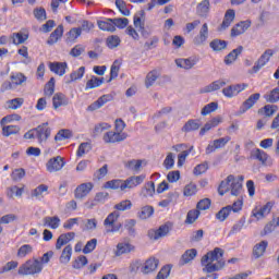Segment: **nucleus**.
Instances as JSON below:
<instances>
[{"instance_id": "obj_43", "label": "nucleus", "mask_w": 279, "mask_h": 279, "mask_svg": "<svg viewBox=\"0 0 279 279\" xmlns=\"http://www.w3.org/2000/svg\"><path fill=\"white\" fill-rule=\"evenodd\" d=\"M158 77H160V73H158V71L153 70L148 72L145 80L146 88H150V86L156 83V80H158Z\"/></svg>"}, {"instance_id": "obj_1", "label": "nucleus", "mask_w": 279, "mask_h": 279, "mask_svg": "<svg viewBox=\"0 0 279 279\" xmlns=\"http://www.w3.org/2000/svg\"><path fill=\"white\" fill-rule=\"evenodd\" d=\"M223 257V250L220 247H216L213 251L208 252L201 259L203 265V271L206 274H213V271H219V269H223L226 265L225 262H221L219 258Z\"/></svg>"}, {"instance_id": "obj_64", "label": "nucleus", "mask_w": 279, "mask_h": 279, "mask_svg": "<svg viewBox=\"0 0 279 279\" xmlns=\"http://www.w3.org/2000/svg\"><path fill=\"white\" fill-rule=\"evenodd\" d=\"M199 215H201L199 209L190 210L186 216V223H195V221H197Z\"/></svg>"}, {"instance_id": "obj_54", "label": "nucleus", "mask_w": 279, "mask_h": 279, "mask_svg": "<svg viewBox=\"0 0 279 279\" xmlns=\"http://www.w3.org/2000/svg\"><path fill=\"white\" fill-rule=\"evenodd\" d=\"M245 226V219H240L238 222H235L231 230L229 231V236H232V234H239L243 230V227Z\"/></svg>"}, {"instance_id": "obj_35", "label": "nucleus", "mask_w": 279, "mask_h": 279, "mask_svg": "<svg viewBox=\"0 0 279 279\" xmlns=\"http://www.w3.org/2000/svg\"><path fill=\"white\" fill-rule=\"evenodd\" d=\"M197 256V250L191 248L184 252L180 259V265H186L187 263H191Z\"/></svg>"}, {"instance_id": "obj_22", "label": "nucleus", "mask_w": 279, "mask_h": 279, "mask_svg": "<svg viewBox=\"0 0 279 279\" xmlns=\"http://www.w3.org/2000/svg\"><path fill=\"white\" fill-rule=\"evenodd\" d=\"M269 246V242L267 240H263L259 243L255 244L253 247V256L255 258H260L267 252V247Z\"/></svg>"}, {"instance_id": "obj_30", "label": "nucleus", "mask_w": 279, "mask_h": 279, "mask_svg": "<svg viewBox=\"0 0 279 279\" xmlns=\"http://www.w3.org/2000/svg\"><path fill=\"white\" fill-rule=\"evenodd\" d=\"M99 29L102 32H117V27H114V22L112 19H106L105 21L97 22Z\"/></svg>"}, {"instance_id": "obj_21", "label": "nucleus", "mask_w": 279, "mask_h": 279, "mask_svg": "<svg viewBox=\"0 0 279 279\" xmlns=\"http://www.w3.org/2000/svg\"><path fill=\"white\" fill-rule=\"evenodd\" d=\"M61 106H69V97L62 93H57L52 97V107L58 110Z\"/></svg>"}, {"instance_id": "obj_53", "label": "nucleus", "mask_w": 279, "mask_h": 279, "mask_svg": "<svg viewBox=\"0 0 279 279\" xmlns=\"http://www.w3.org/2000/svg\"><path fill=\"white\" fill-rule=\"evenodd\" d=\"M32 252H34V247L29 244H24L17 250V257L25 258V256L32 254Z\"/></svg>"}, {"instance_id": "obj_60", "label": "nucleus", "mask_w": 279, "mask_h": 279, "mask_svg": "<svg viewBox=\"0 0 279 279\" xmlns=\"http://www.w3.org/2000/svg\"><path fill=\"white\" fill-rule=\"evenodd\" d=\"M90 149H92L90 143H88V142L82 143L78 146V149L76 151V156L78 158H82V156H84L85 154H88V151H90Z\"/></svg>"}, {"instance_id": "obj_19", "label": "nucleus", "mask_w": 279, "mask_h": 279, "mask_svg": "<svg viewBox=\"0 0 279 279\" xmlns=\"http://www.w3.org/2000/svg\"><path fill=\"white\" fill-rule=\"evenodd\" d=\"M156 193V184L153 181H149L144 184L140 192V197L143 199H147V197H154V194Z\"/></svg>"}, {"instance_id": "obj_46", "label": "nucleus", "mask_w": 279, "mask_h": 279, "mask_svg": "<svg viewBox=\"0 0 279 279\" xmlns=\"http://www.w3.org/2000/svg\"><path fill=\"white\" fill-rule=\"evenodd\" d=\"M231 195H234L235 197H239V195H241V192L243 191V184L234 179L233 177V181H231Z\"/></svg>"}, {"instance_id": "obj_29", "label": "nucleus", "mask_w": 279, "mask_h": 279, "mask_svg": "<svg viewBox=\"0 0 279 279\" xmlns=\"http://www.w3.org/2000/svg\"><path fill=\"white\" fill-rule=\"evenodd\" d=\"M199 128H202V124L199 123V120H189L181 129V132H184L185 134H189V132H195Z\"/></svg>"}, {"instance_id": "obj_11", "label": "nucleus", "mask_w": 279, "mask_h": 279, "mask_svg": "<svg viewBox=\"0 0 279 279\" xmlns=\"http://www.w3.org/2000/svg\"><path fill=\"white\" fill-rule=\"evenodd\" d=\"M175 64L177 66H179V69H184V71H191V69H193V66H195V64H197V62H199V59H197V57H190L186 59H175Z\"/></svg>"}, {"instance_id": "obj_32", "label": "nucleus", "mask_w": 279, "mask_h": 279, "mask_svg": "<svg viewBox=\"0 0 279 279\" xmlns=\"http://www.w3.org/2000/svg\"><path fill=\"white\" fill-rule=\"evenodd\" d=\"M134 250V246L128 242H121L117 245L116 256H123V254H130Z\"/></svg>"}, {"instance_id": "obj_28", "label": "nucleus", "mask_w": 279, "mask_h": 279, "mask_svg": "<svg viewBox=\"0 0 279 279\" xmlns=\"http://www.w3.org/2000/svg\"><path fill=\"white\" fill-rule=\"evenodd\" d=\"M210 12V1L209 0H203L201 3L196 7V14L198 16H208V13Z\"/></svg>"}, {"instance_id": "obj_63", "label": "nucleus", "mask_w": 279, "mask_h": 279, "mask_svg": "<svg viewBox=\"0 0 279 279\" xmlns=\"http://www.w3.org/2000/svg\"><path fill=\"white\" fill-rule=\"evenodd\" d=\"M218 107L219 105L217 102H209L202 109L201 114L203 117H206L207 114H210V112H215V110H217Z\"/></svg>"}, {"instance_id": "obj_39", "label": "nucleus", "mask_w": 279, "mask_h": 279, "mask_svg": "<svg viewBox=\"0 0 279 279\" xmlns=\"http://www.w3.org/2000/svg\"><path fill=\"white\" fill-rule=\"evenodd\" d=\"M27 38H29L28 33H13L11 36L13 45H23Z\"/></svg>"}, {"instance_id": "obj_61", "label": "nucleus", "mask_w": 279, "mask_h": 279, "mask_svg": "<svg viewBox=\"0 0 279 279\" xmlns=\"http://www.w3.org/2000/svg\"><path fill=\"white\" fill-rule=\"evenodd\" d=\"M25 82H27V76H25L23 73L12 76V84L14 86H23Z\"/></svg>"}, {"instance_id": "obj_31", "label": "nucleus", "mask_w": 279, "mask_h": 279, "mask_svg": "<svg viewBox=\"0 0 279 279\" xmlns=\"http://www.w3.org/2000/svg\"><path fill=\"white\" fill-rule=\"evenodd\" d=\"M232 181H234V175L230 174L225 181H222L218 187L219 195L223 196L231 189Z\"/></svg>"}, {"instance_id": "obj_55", "label": "nucleus", "mask_w": 279, "mask_h": 279, "mask_svg": "<svg viewBox=\"0 0 279 279\" xmlns=\"http://www.w3.org/2000/svg\"><path fill=\"white\" fill-rule=\"evenodd\" d=\"M7 104H8V108H10L11 110H19V108H21V106H23V104H25V99L14 98V99L9 100Z\"/></svg>"}, {"instance_id": "obj_15", "label": "nucleus", "mask_w": 279, "mask_h": 279, "mask_svg": "<svg viewBox=\"0 0 279 279\" xmlns=\"http://www.w3.org/2000/svg\"><path fill=\"white\" fill-rule=\"evenodd\" d=\"M113 97L110 94L102 95L99 97L96 101H94L92 105L87 107L88 112H95V110H99V108H102V106H106L108 101H112Z\"/></svg>"}, {"instance_id": "obj_9", "label": "nucleus", "mask_w": 279, "mask_h": 279, "mask_svg": "<svg viewBox=\"0 0 279 279\" xmlns=\"http://www.w3.org/2000/svg\"><path fill=\"white\" fill-rule=\"evenodd\" d=\"M94 186L92 182L80 184L74 191V197L76 199H84L93 191Z\"/></svg>"}, {"instance_id": "obj_6", "label": "nucleus", "mask_w": 279, "mask_h": 279, "mask_svg": "<svg viewBox=\"0 0 279 279\" xmlns=\"http://www.w3.org/2000/svg\"><path fill=\"white\" fill-rule=\"evenodd\" d=\"M230 141H231L230 136H225V137L215 140L208 144L205 151L208 155V154H213L214 151H217V149H223V146L228 145Z\"/></svg>"}, {"instance_id": "obj_20", "label": "nucleus", "mask_w": 279, "mask_h": 279, "mask_svg": "<svg viewBox=\"0 0 279 279\" xmlns=\"http://www.w3.org/2000/svg\"><path fill=\"white\" fill-rule=\"evenodd\" d=\"M75 239V232L62 233L57 239L56 250H62L63 245L71 243Z\"/></svg>"}, {"instance_id": "obj_56", "label": "nucleus", "mask_w": 279, "mask_h": 279, "mask_svg": "<svg viewBox=\"0 0 279 279\" xmlns=\"http://www.w3.org/2000/svg\"><path fill=\"white\" fill-rule=\"evenodd\" d=\"M110 128H112V125L106 122L96 124L94 128V136H99V134L106 132V130H110Z\"/></svg>"}, {"instance_id": "obj_62", "label": "nucleus", "mask_w": 279, "mask_h": 279, "mask_svg": "<svg viewBox=\"0 0 279 279\" xmlns=\"http://www.w3.org/2000/svg\"><path fill=\"white\" fill-rule=\"evenodd\" d=\"M86 265H88V258H86V256H84V255H81L73 263V268L82 269V267H86Z\"/></svg>"}, {"instance_id": "obj_27", "label": "nucleus", "mask_w": 279, "mask_h": 279, "mask_svg": "<svg viewBox=\"0 0 279 279\" xmlns=\"http://www.w3.org/2000/svg\"><path fill=\"white\" fill-rule=\"evenodd\" d=\"M62 34H64V26L59 25L51 34L47 40L48 45H56L60 38H62Z\"/></svg>"}, {"instance_id": "obj_36", "label": "nucleus", "mask_w": 279, "mask_h": 279, "mask_svg": "<svg viewBox=\"0 0 279 279\" xmlns=\"http://www.w3.org/2000/svg\"><path fill=\"white\" fill-rule=\"evenodd\" d=\"M278 111V107L274 105H266L258 110V114L262 117H274Z\"/></svg>"}, {"instance_id": "obj_38", "label": "nucleus", "mask_w": 279, "mask_h": 279, "mask_svg": "<svg viewBox=\"0 0 279 279\" xmlns=\"http://www.w3.org/2000/svg\"><path fill=\"white\" fill-rule=\"evenodd\" d=\"M154 215V207L146 205L141 208V210L137 213V217L142 220L149 219Z\"/></svg>"}, {"instance_id": "obj_12", "label": "nucleus", "mask_w": 279, "mask_h": 279, "mask_svg": "<svg viewBox=\"0 0 279 279\" xmlns=\"http://www.w3.org/2000/svg\"><path fill=\"white\" fill-rule=\"evenodd\" d=\"M250 27H252V21H250V20L242 21V22L235 24L231 28V36L233 38L236 36H241V34H245V32H247V29H250Z\"/></svg>"}, {"instance_id": "obj_59", "label": "nucleus", "mask_w": 279, "mask_h": 279, "mask_svg": "<svg viewBox=\"0 0 279 279\" xmlns=\"http://www.w3.org/2000/svg\"><path fill=\"white\" fill-rule=\"evenodd\" d=\"M33 14H34L35 19L40 22L47 21V11L45 10V8L34 9Z\"/></svg>"}, {"instance_id": "obj_40", "label": "nucleus", "mask_w": 279, "mask_h": 279, "mask_svg": "<svg viewBox=\"0 0 279 279\" xmlns=\"http://www.w3.org/2000/svg\"><path fill=\"white\" fill-rule=\"evenodd\" d=\"M73 254V247L71 245H66L60 256V263L66 265L71 260V256Z\"/></svg>"}, {"instance_id": "obj_51", "label": "nucleus", "mask_w": 279, "mask_h": 279, "mask_svg": "<svg viewBox=\"0 0 279 279\" xmlns=\"http://www.w3.org/2000/svg\"><path fill=\"white\" fill-rule=\"evenodd\" d=\"M21 128L19 125H7L2 128L3 136H12V134H19Z\"/></svg>"}, {"instance_id": "obj_52", "label": "nucleus", "mask_w": 279, "mask_h": 279, "mask_svg": "<svg viewBox=\"0 0 279 279\" xmlns=\"http://www.w3.org/2000/svg\"><path fill=\"white\" fill-rule=\"evenodd\" d=\"M121 45V38L117 35H111L107 38V47L109 49H117Z\"/></svg>"}, {"instance_id": "obj_7", "label": "nucleus", "mask_w": 279, "mask_h": 279, "mask_svg": "<svg viewBox=\"0 0 279 279\" xmlns=\"http://www.w3.org/2000/svg\"><path fill=\"white\" fill-rule=\"evenodd\" d=\"M143 182H145V174L133 175L128 178L126 180H123L122 189H124V191L126 189L129 190L136 189V186H141Z\"/></svg>"}, {"instance_id": "obj_16", "label": "nucleus", "mask_w": 279, "mask_h": 279, "mask_svg": "<svg viewBox=\"0 0 279 279\" xmlns=\"http://www.w3.org/2000/svg\"><path fill=\"white\" fill-rule=\"evenodd\" d=\"M208 40V24L205 23L202 25L198 35H196L193 39V44L199 47L201 45H204Z\"/></svg>"}, {"instance_id": "obj_33", "label": "nucleus", "mask_w": 279, "mask_h": 279, "mask_svg": "<svg viewBox=\"0 0 279 279\" xmlns=\"http://www.w3.org/2000/svg\"><path fill=\"white\" fill-rule=\"evenodd\" d=\"M258 99H260V94L256 93L251 95L244 102L242 106V110L243 112L250 110V108L254 107V104H256V101H258Z\"/></svg>"}, {"instance_id": "obj_23", "label": "nucleus", "mask_w": 279, "mask_h": 279, "mask_svg": "<svg viewBox=\"0 0 279 279\" xmlns=\"http://www.w3.org/2000/svg\"><path fill=\"white\" fill-rule=\"evenodd\" d=\"M226 81L223 80H217L210 83L209 85H206L201 89V93H215V90H221L223 86H226Z\"/></svg>"}, {"instance_id": "obj_41", "label": "nucleus", "mask_w": 279, "mask_h": 279, "mask_svg": "<svg viewBox=\"0 0 279 279\" xmlns=\"http://www.w3.org/2000/svg\"><path fill=\"white\" fill-rule=\"evenodd\" d=\"M230 213H232V206L228 205L226 207H222L216 214V219H218V221H226L228 219V217H230Z\"/></svg>"}, {"instance_id": "obj_13", "label": "nucleus", "mask_w": 279, "mask_h": 279, "mask_svg": "<svg viewBox=\"0 0 279 279\" xmlns=\"http://www.w3.org/2000/svg\"><path fill=\"white\" fill-rule=\"evenodd\" d=\"M271 56H274V50L271 49H267L260 57L259 59L255 62L254 66H253V71L255 73H258L259 70L265 66V64H267V62H269V60L271 59Z\"/></svg>"}, {"instance_id": "obj_45", "label": "nucleus", "mask_w": 279, "mask_h": 279, "mask_svg": "<svg viewBox=\"0 0 279 279\" xmlns=\"http://www.w3.org/2000/svg\"><path fill=\"white\" fill-rule=\"evenodd\" d=\"M209 47L214 51H223V49L228 47V41L221 39H214L213 41H210Z\"/></svg>"}, {"instance_id": "obj_26", "label": "nucleus", "mask_w": 279, "mask_h": 279, "mask_svg": "<svg viewBox=\"0 0 279 279\" xmlns=\"http://www.w3.org/2000/svg\"><path fill=\"white\" fill-rule=\"evenodd\" d=\"M243 53V46H239L238 48L233 49L229 54L225 57V64L230 65L236 62L239 56Z\"/></svg>"}, {"instance_id": "obj_37", "label": "nucleus", "mask_w": 279, "mask_h": 279, "mask_svg": "<svg viewBox=\"0 0 279 279\" xmlns=\"http://www.w3.org/2000/svg\"><path fill=\"white\" fill-rule=\"evenodd\" d=\"M104 84V77L99 78L97 76H92L90 80L87 81L85 90H90L93 88H99Z\"/></svg>"}, {"instance_id": "obj_25", "label": "nucleus", "mask_w": 279, "mask_h": 279, "mask_svg": "<svg viewBox=\"0 0 279 279\" xmlns=\"http://www.w3.org/2000/svg\"><path fill=\"white\" fill-rule=\"evenodd\" d=\"M158 259L154 257L148 258L142 267V274H151V271H156V269H158Z\"/></svg>"}, {"instance_id": "obj_50", "label": "nucleus", "mask_w": 279, "mask_h": 279, "mask_svg": "<svg viewBox=\"0 0 279 279\" xmlns=\"http://www.w3.org/2000/svg\"><path fill=\"white\" fill-rule=\"evenodd\" d=\"M84 73H86L85 66H81L77 70L73 71L70 74V82H77V80H82L84 77Z\"/></svg>"}, {"instance_id": "obj_8", "label": "nucleus", "mask_w": 279, "mask_h": 279, "mask_svg": "<svg viewBox=\"0 0 279 279\" xmlns=\"http://www.w3.org/2000/svg\"><path fill=\"white\" fill-rule=\"evenodd\" d=\"M35 130L36 138L39 143H45L51 136V129H49V123L47 122L38 125Z\"/></svg>"}, {"instance_id": "obj_57", "label": "nucleus", "mask_w": 279, "mask_h": 279, "mask_svg": "<svg viewBox=\"0 0 279 279\" xmlns=\"http://www.w3.org/2000/svg\"><path fill=\"white\" fill-rule=\"evenodd\" d=\"M120 214L119 211H113L111 214L108 215V217L105 219L104 221V226H106V228H108V226H114V222L117 221V219H119Z\"/></svg>"}, {"instance_id": "obj_58", "label": "nucleus", "mask_w": 279, "mask_h": 279, "mask_svg": "<svg viewBox=\"0 0 279 279\" xmlns=\"http://www.w3.org/2000/svg\"><path fill=\"white\" fill-rule=\"evenodd\" d=\"M113 208L116 210H120L122 213L125 210H130V208H132V201H130V199L122 201V202L116 204Z\"/></svg>"}, {"instance_id": "obj_10", "label": "nucleus", "mask_w": 279, "mask_h": 279, "mask_svg": "<svg viewBox=\"0 0 279 279\" xmlns=\"http://www.w3.org/2000/svg\"><path fill=\"white\" fill-rule=\"evenodd\" d=\"M125 138H128L126 133L109 131V132L105 133L102 141L105 143H121L122 141H125Z\"/></svg>"}, {"instance_id": "obj_18", "label": "nucleus", "mask_w": 279, "mask_h": 279, "mask_svg": "<svg viewBox=\"0 0 279 279\" xmlns=\"http://www.w3.org/2000/svg\"><path fill=\"white\" fill-rule=\"evenodd\" d=\"M251 158L252 160H258L264 167H267L269 155H267L263 149L255 148L251 151Z\"/></svg>"}, {"instance_id": "obj_49", "label": "nucleus", "mask_w": 279, "mask_h": 279, "mask_svg": "<svg viewBox=\"0 0 279 279\" xmlns=\"http://www.w3.org/2000/svg\"><path fill=\"white\" fill-rule=\"evenodd\" d=\"M105 189H113V190L120 189L121 191H124L123 180L114 179L111 181H107L105 183Z\"/></svg>"}, {"instance_id": "obj_2", "label": "nucleus", "mask_w": 279, "mask_h": 279, "mask_svg": "<svg viewBox=\"0 0 279 279\" xmlns=\"http://www.w3.org/2000/svg\"><path fill=\"white\" fill-rule=\"evenodd\" d=\"M43 271V263L38 259H28L23 265L19 267L17 274L20 276H35V274H40Z\"/></svg>"}, {"instance_id": "obj_34", "label": "nucleus", "mask_w": 279, "mask_h": 279, "mask_svg": "<svg viewBox=\"0 0 279 279\" xmlns=\"http://www.w3.org/2000/svg\"><path fill=\"white\" fill-rule=\"evenodd\" d=\"M44 226H47L48 228H51L52 230H58L60 228V217H45L44 218Z\"/></svg>"}, {"instance_id": "obj_42", "label": "nucleus", "mask_w": 279, "mask_h": 279, "mask_svg": "<svg viewBox=\"0 0 279 279\" xmlns=\"http://www.w3.org/2000/svg\"><path fill=\"white\" fill-rule=\"evenodd\" d=\"M264 99L268 104H276L279 101V87L274 88L270 93L264 95Z\"/></svg>"}, {"instance_id": "obj_44", "label": "nucleus", "mask_w": 279, "mask_h": 279, "mask_svg": "<svg viewBox=\"0 0 279 279\" xmlns=\"http://www.w3.org/2000/svg\"><path fill=\"white\" fill-rule=\"evenodd\" d=\"M82 36V28H71L70 32L66 34V43H75L77 38Z\"/></svg>"}, {"instance_id": "obj_48", "label": "nucleus", "mask_w": 279, "mask_h": 279, "mask_svg": "<svg viewBox=\"0 0 279 279\" xmlns=\"http://www.w3.org/2000/svg\"><path fill=\"white\" fill-rule=\"evenodd\" d=\"M73 137V131L69 129H62L60 130L57 135L54 136V141H66L68 138Z\"/></svg>"}, {"instance_id": "obj_24", "label": "nucleus", "mask_w": 279, "mask_h": 279, "mask_svg": "<svg viewBox=\"0 0 279 279\" xmlns=\"http://www.w3.org/2000/svg\"><path fill=\"white\" fill-rule=\"evenodd\" d=\"M68 64L66 62H50L49 69L52 73H56V75H64L66 73Z\"/></svg>"}, {"instance_id": "obj_14", "label": "nucleus", "mask_w": 279, "mask_h": 279, "mask_svg": "<svg viewBox=\"0 0 279 279\" xmlns=\"http://www.w3.org/2000/svg\"><path fill=\"white\" fill-rule=\"evenodd\" d=\"M45 195H49V186L46 184H40L31 191L32 199H37L38 202H43Z\"/></svg>"}, {"instance_id": "obj_47", "label": "nucleus", "mask_w": 279, "mask_h": 279, "mask_svg": "<svg viewBox=\"0 0 279 279\" xmlns=\"http://www.w3.org/2000/svg\"><path fill=\"white\" fill-rule=\"evenodd\" d=\"M56 93V78L51 77L45 85L44 94L46 97H51Z\"/></svg>"}, {"instance_id": "obj_17", "label": "nucleus", "mask_w": 279, "mask_h": 279, "mask_svg": "<svg viewBox=\"0 0 279 279\" xmlns=\"http://www.w3.org/2000/svg\"><path fill=\"white\" fill-rule=\"evenodd\" d=\"M234 16H236L234 10L229 9L225 14L221 25L218 27V32H223L228 29V27H230V25H232V23L234 22Z\"/></svg>"}, {"instance_id": "obj_4", "label": "nucleus", "mask_w": 279, "mask_h": 279, "mask_svg": "<svg viewBox=\"0 0 279 279\" xmlns=\"http://www.w3.org/2000/svg\"><path fill=\"white\" fill-rule=\"evenodd\" d=\"M245 88H247V83L229 85L222 88V95H225V97H228V99H232V97H236L239 93H243Z\"/></svg>"}, {"instance_id": "obj_5", "label": "nucleus", "mask_w": 279, "mask_h": 279, "mask_svg": "<svg viewBox=\"0 0 279 279\" xmlns=\"http://www.w3.org/2000/svg\"><path fill=\"white\" fill-rule=\"evenodd\" d=\"M64 165V158H62L61 156H57L48 160V162L46 163V169L47 171H49V173H56L58 171H62Z\"/></svg>"}, {"instance_id": "obj_3", "label": "nucleus", "mask_w": 279, "mask_h": 279, "mask_svg": "<svg viewBox=\"0 0 279 279\" xmlns=\"http://www.w3.org/2000/svg\"><path fill=\"white\" fill-rule=\"evenodd\" d=\"M173 228V223L171 222H166L165 225L160 226L157 230L150 229L148 231V236L149 239H153V241H158V239H162L171 232Z\"/></svg>"}]
</instances>
